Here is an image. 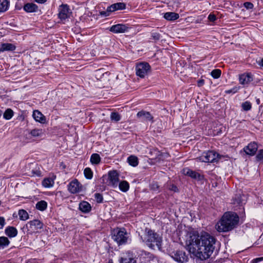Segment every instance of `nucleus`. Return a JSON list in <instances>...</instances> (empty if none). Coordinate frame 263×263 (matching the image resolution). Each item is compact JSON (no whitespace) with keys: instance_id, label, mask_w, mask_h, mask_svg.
Here are the masks:
<instances>
[{"instance_id":"obj_1","label":"nucleus","mask_w":263,"mask_h":263,"mask_svg":"<svg viewBox=\"0 0 263 263\" xmlns=\"http://www.w3.org/2000/svg\"><path fill=\"white\" fill-rule=\"evenodd\" d=\"M185 242L189 251L203 260L209 258L213 253L216 240L208 233L202 232L199 234L193 231L189 233Z\"/></svg>"},{"instance_id":"obj_2","label":"nucleus","mask_w":263,"mask_h":263,"mask_svg":"<svg viewBox=\"0 0 263 263\" xmlns=\"http://www.w3.org/2000/svg\"><path fill=\"white\" fill-rule=\"evenodd\" d=\"M239 217L233 212H227L216 224V229L218 232H228L233 229L237 224Z\"/></svg>"},{"instance_id":"obj_3","label":"nucleus","mask_w":263,"mask_h":263,"mask_svg":"<svg viewBox=\"0 0 263 263\" xmlns=\"http://www.w3.org/2000/svg\"><path fill=\"white\" fill-rule=\"evenodd\" d=\"M141 238L143 241H145L146 245L150 248L152 249L157 248L160 250L162 244V237L154 231L146 229L144 239H143L142 236H141Z\"/></svg>"},{"instance_id":"obj_4","label":"nucleus","mask_w":263,"mask_h":263,"mask_svg":"<svg viewBox=\"0 0 263 263\" xmlns=\"http://www.w3.org/2000/svg\"><path fill=\"white\" fill-rule=\"evenodd\" d=\"M129 235L125 229L117 228L113 231L112 238L119 245H122L127 242Z\"/></svg>"},{"instance_id":"obj_5","label":"nucleus","mask_w":263,"mask_h":263,"mask_svg":"<svg viewBox=\"0 0 263 263\" xmlns=\"http://www.w3.org/2000/svg\"><path fill=\"white\" fill-rule=\"evenodd\" d=\"M219 154L213 151L203 153L202 155L196 158L197 161L206 163L216 162L219 159Z\"/></svg>"},{"instance_id":"obj_6","label":"nucleus","mask_w":263,"mask_h":263,"mask_svg":"<svg viewBox=\"0 0 263 263\" xmlns=\"http://www.w3.org/2000/svg\"><path fill=\"white\" fill-rule=\"evenodd\" d=\"M150 69L151 66L148 63H140L136 67V74L140 78H144L150 71Z\"/></svg>"},{"instance_id":"obj_7","label":"nucleus","mask_w":263,"mask_h":263,"mask_svg":"<svg viewBox=\"0 0 263 263\" xmlns=\"http://www.w3.org/2000/svg\"><path fill=\"white\" fill-rule=\"evenodd\" d=\"M120 263H136L135 254L131 251H128L121 254L119 259Z\"/></svg>"},{"instance_id":"obj_8","label":"nucleus","mask_w":263,"mask_h":263,"mask_svg":"<svg viewBox=\"0 0 263 263\" xmlns=\"http://www.w3.org/2000/svg\"><path fill=\"white\" fill-rule=\"evenodd\" d=\"M71 12L69 8V6L66 4H62L59 8V17L61 20H65L69 18Z\"/></svg>"},{"instance_id":"obj_9","label":"nucleus","mask_w":263,"mask_h":263,"mask_svg":"<svg viewBox=\"0 0 263 263\" xmlns=\"http://www.w3.org/2000/svg\"><path fill=\"white\" fill-rule=\"evenodd\" d=\"M68 190L71 193L75 194L82 191V186L77 179H75L69 183Z\"/></svg>"},{"instance_id":"obj_10","label":"nucleus","mask_w":263,"mask_h":263,"mask_svg":"<svg viewBox=\"0 0 263 263\" xmlns=\"http://www.w3.org/2000/svg\"><path fill=\"white\" fill-rule=\"evenodd\" d=\"M26 227L29 228V230L35 232L42 229L43 227V223L37 219H34L28 222L26 224Z\"/></svg>"},{"instance_id":"obj_11","label":"nucleus","mask_w":263,"mask_h":263,"mask_svg":"<svg viewBox=\"0 0 263 263\" xmlns=\"http://www.w3.org/2000/svg\"><path fill=\"white\" fill-rule=\"evenodd\" d=\"M109 184L113 187H117L119 182V175L117 171H113L108 173Z\"/></svg>"},{"instance_id":"obj_12","label":"nucleus","mask_w":263,"mask_h":263,"mask_svg":"<svg viewBox=\"0 0 263 263\" xmlns=\"http://www.w3.org/2000/svg\"><path fill=\"white\" fill-rule=\"evenodd\" d=\"M129 28L125 25L118 24L112 26L109 30L115 33H121L128 31Z\"/></svg>"},{"instance_id":"obj_13","label":"nucleus","mask_w":263,"mask_h":263,"mask_svg":"<svg viewBox=\"0 0 263 263\" xmlns=\"http://www.w3.org/2000/svg\"><path fill=\"white\" fill-rule=\"evenodd\" d=\"M258 148L256 143L251 142L243 148V151L246 154L250 156H253L256 153Z\"/></svg>"},{"instance_id":"obj_14","label":"nucleus","mask_w":263,"mask_h":263,"mask_svg":"<svg viewBox=\"0 0 263 263\" xmlns=\"http://www.w3.org/2000/svg\"><path fill=\"white\" fill-rule=\"evenodd\" d=\"M171 256L175 261L183 262L185 259V254L182 251L177 250L171 253Z\"/></svg>"},{"instance_id":"obj_15","label":"nucleus","mask_w":263,"mask_h":263,"mask_svg":"<svg viewBox=\"0 0 263 263\" xmlns=\"http://www.w3.org/2000/svg\"><path fill=\"white\" fill-rule=\"evenodd\" d=\"M253 80V76L250 73H243L239 76L240 83L243 85L248 84Z\"/></svg>"},{"instance_id":"obj_16","label":"nucleus","mask_w":263,"mask_h":263,"mask_svg":"<svg viewBox=\"0 0 263 263\" xmlns=\"http://www.w3.org/2000/svg\"><path fill=\"white\" fill-rule=\"evenodd\" d=\"M137 116L138 118H141L143 121H152L153 117L149 112L145 111H139Z\"/></svg>"},{"instance_id":"obj_17","label":"nucleus","mask_w":263,"mask_h":263,"mask_svg":"<svg viewBox=\"0 0 263 263\" xmlns=\"http://www.w3.org/2000/svg\"><path fill=\"white\" fill-rule=\"evenodd\" d=\"M32 116L34 120L41 123H45L46 122L45 117L39 111L34 110L33 112Z\"/></svg>"},{"instance_id":"obj_18","label":"nucleus","mask_w":263,"mask_h":263,"mask_svg":"<svg viewBox=\"0 0 263 263\" xmlns=\"http://www.w3.org/2000/svg\"><path fill=\"white\" fill-rule=\"evenodd\" d=\"M126 5L124 3H117L114 4L108 7V10L115 11L118 10H123L125 9Z\"/></svg>"},{"instance_id":"obj_19","label":"nucleus","mask_w":263,"mask_h":263,"mask_svg":"<svg viewBox=\"0 0 263 263\" xmlns=\"http://www.w3.org/2000/svg\"><path fill=\"white\" fill-rule=\"evenodd\" d=\"M38 7L33 3H27L24 6V10L27 12H34L37 10Z\"/></svg>"},{"instance_id":"obj_20","label":"nucleus","mask_w":263,"mask_h":263,"mask_svg":"<svg viewBox=\"0 0 263 263\" xmlns=\"http://www.w3.org/2000/svg\"><path fill=\"white\" fill-rule=\"evenodd\" d=\"M79 209L84 213H88L91 210V206L88 202L83 201L79 204Z\"/></svg>"},{"instance_id":"obj_21","label":"nucleus","mask_w":263,"mask_h":263,"mask_svg":"<svg viewBox=\"0 0 263 263\" xmlns=\"http://www.w3.org/2000/svg\"><path fill=\"white\" fill-rule=\"evenodd\" d=\"M5 233L9 237H14L16 236L17 231L13 227H8L5 230Z\"/></svg>"},{"instance_id":"obj_22","label":"nucleus","mask_w":263,"mask_h":263,"mask_svg":"<svg viewBox=\"0 0 263 263\" xmlns=\"http://www.w3.org/2000/svg\"><path fill=\"white\" fill-rule=\"evenodd\" d=\"M179 15L175 12H166L164 15V17L168 21H175L178 19Z\"/></svg>"},{"instance_id":"obj_23","label":"nucleus","mask_w":263,"mask_h":263,"mask_svg":"<svg viewBox=\"0 0 263 263\" xmlns=\"http://www.w3.org/2000/svg\"><path fill=\"white\" fill-rule=\"evenodd\" d=\"M15 46L11 43H3L1 46V51H13L15 49Z\"/></svg>"},{"instance_id":"obj_24","label":"nucleus","mask_w":263,"mask_h":263,"mask_svg":"<svg viewBox=\"0 0 263 263\" xmlns=\"http://www.w3.org/2000/svg\"><path fill=\"white\" fill-rule=\"evenodd\" d=\"M183 173L184 175L190 176L191 177H192L193 178H197L199 176V174L197 173H196L194 171H193L192 170H191L188 168L183 169Z\"/></svg>"},{"instance_id":"obj_25","label":"nucleus","mask_w":263,"mask_h":263,"mask_svg":"<svg viewBox=\"0 0 263 263\" xmlns=\"http://www.w3.org/2000/svg\"><path fill=\"white\" fill-rule=\"evenodd\" d=\"M90 161L92 164H98L100 162L101 158L98 154H92L90 157Z\"/></svg>"},{"instance_id":"obj_26","label":"nucleus","mask_w":263,"mask_h":263,"mask_svg":"<svg viewBox=\"0 0 263 263\" xmlns=\"http://www.w3.org/2000/svg\"><path fill=\"white\" fill-rule=\"evenodd\" d=\"M119 187L121 191L126 192L128 190L129 185L126 181H122L119 183Z\"/></svg>"},{"instance_id":"obj_27","label":"nucleus","mask_w":263,"mask_h":263,"mask_svg":"<svg viewBox=\"0 0 263 263\" xmlns=\"http://www.w3.org/2000/svg\"><path fill=\"white\" fill-rule=\"evenodd\" d=\"M10 243V241L7 237L2 236L0 237V249H4L7 247Z\"/></svg>"},{"instance_id":"obj_28","label":"nucleus","mask_w":263,"mask_h":263,"mask_svg":"<svg viewBox=\"0 0 263 263\" xmlns=\"http://www.w3.org/2000/svg\"><path fill=\"white\" fill-rule=\"evenodd\" d=\"M9 7V2L7 0H0V12L6 11Z\"/></svg>"},{"instance_id":"obj_29","label":"nucleus","mask_w":263,"mask_h":263,"mask_svg":"<svg viewBox=\"0 0 263 263\" xmlns=\"http://www.w3.org/2000/svg\"><path fill=\"white\" fill-rule=\"evenodd\" d=\"M47 206V202L44 200H41L39 202H37L36 204V208L40 211H44L46 209Z\"/></svg>"},{"instance_id":"obj_30","label":"nucleus","mask_w":263,"mask_h":263,"mask_svg":"<svg viewBox=\"0 0 263 263\" xmlns=\"http://www.w3.org/2000/svg\"><path fill=\"white\" fill-rule=\"evenodd\" d=\"M30 134L33 137H41L43 134L42 129H34L30 132Z\"/></svg>"},{"instance_id":"obj_31","label":"nucleus","mask_w":263,"mask_h":263,"mask_svg":"<svg viewBox=\"0 0 263 263\" xmlns=\"http://www.w3.org/2000/svg\"><path fill=\"white\" fill-rule=\"evenodd\" d=\"M18 214L19 215L20 219L22 220H26L29 218L28 213L23 209L20 210L18 211Z\"/></svg>"},{"instance_id":"obj_32","label":"nucleus","mask_w":263,"mask_h":263,"mask_svg":"<svg viewBox=\"0 0 263 263\" xmlns=\"http://www.w3.org/2000/svg\"><path fill=\"white\" fill-rule=\"evenodd\" d=\"M128 162L133 166H136L138 164V158L135 156H130L128 158Z\"/></svg>"},{"instance_id":"obj_33","label":"nucleus","mask_w":263,"mask_h":263,"mask_svg":"<svg viewBox=\"0 0 263 263\" xmlns=\"http://www.w3.org/2000/svg\"><path fill=\"white\" fill-rule=\"evenodd\" d=\"M54 181L51 178H45L42 182V185L45 187H50L53 186Z\"/></svg>"},{"instance_id":"obj_34","label":"nucleus","mask_w":263,"mask_h":263,"mask_svg":"<svg viewBox=\"0 0 263 263\" xmlns=\"http://www.w3.org/2000/svg\"><path fill=\"white\" fill-rule=\"evenodd\" d=\"M13 116V111L11 109H7L4 113V118L7 120L10 119Z\"/></svg>"},{"instance_id":"obj_35","label":"nucleus","mask_w":263,"mask_h":263,"mask_svg":"<svg viewBox=\"0 0 263 263\" xmlns=\"http://www.w3.org/2000/svg\"><path fill=\"white\" fill-rule=\"evenodd\" d=\"M110 119L111 121L118 122L120 120L121 116L118 112H112L110 115Z\"/></svg>"},{"instance_id":"obj_36","label":"nucleus","mask_w":263,"mask_h":263,"mask_svg":"<svg viewBox=\"0 0 263 263\" xmlns=\"http://www.w3.org/2000/svg\"><path fill=\"white\" fill-rule=\"evenodd\" d=\"M85 177L88 179H91L92 177V172L89 167H86L84 171Z\"/></svg>"},{"instance_id":"obj_37","label":"nucleus","mask_w":263,"mask_h":263,"mask_svg":"<svg viewBox=\"0 0 263 263\" xmlns=\"http://www.w3.org/2000/svg\"><path fill=\"white\" fill-rule=\"evenodd\" d=\"M241 107L244 110L248 111L251 109L252 105L250 102L246 101L242 103Z\"/></svg>"},{"instance_id":"obj_38","label":"nucleus","mask_w":263,"mask_h":263,"mask_svg":"<svg viewBox=\"0 0 263 263\" xmlns=\"http://www.w3.org/2000/svg\"><path fill=\"white\" fill-rule=\"evenodd\" d=\"M221 75V70L218 69H214L211 72V76L215 79H217Z\"/></svg>"},{"instance_id":"obj_39","label":"nucleus","mask_w":263,"mask_h":263,"mask_svg":"<svg viewBox=\"0 0 263 263\" xmlns=\"http://www.w3.org/2000/svg\"><path fill=\"white\" fill-rule=\"evenodd\" d=\"M95 198L98 203H101L103 201V196L100 193H96L95 194Z\"/></svg>"},{"instance_id":"obj_40","label":"nucleus","mask_w":263,"mask_h":263,"mask_svg":"<svg viewBox=\"0 0 263 263\" xmlns=\"http://www.w3.org/2000/svg\"><path fill=\"white\" fill-rule=\"evenodd\" d=\"M256 158L257 161L263 162V149H261L258 152Z\"/></svg>"},{"instance_id":"obj_41","label":"nucleus","mask_w":263,"mask_h":263,"mask_svg":"<svg viewBox=\"0 0 263 263\" xmlns=\"http://www.w3.org/2000/svg\"><path fill=\"white\" fill-rule=\"evenodd\" d=\"M243 6L248 10L252 9L254 7L253 4L251 2H246L243 4Z\"/></svg>"},{"instance_id":"obj_42","label":"nucleus","mask_w":263,"mask_h":263,"mask_svg":"<svg viewBox=\"0 0 263 263\" xmlns=\"http://www.w3.org/2000/svg\"><path fill=\"white\" fill-rule=\"evenodd\" d=\"M152 37L153 40L155 41H158L160 39V35L159 33L157 32H152Z\"/></svg>"},{"instance_id":"obj_43","label":"nucleus","mask_w":263,"mask_h":263,"mask_svg":"<svg viewBox=\"0 0 263 263\" xmlns=\"http://www.w3.org/2000/svg\"><path fill=\"white\" fill-rule=\"evenodd\" d=\"M239 90V87H235L233 88L232 89H229L226 91V93H235Z\"/></svg>"},{"instance_id":"obj_44","label":"nucleus","mask_w":263,"mask_h":263,"mask_svg":"<svg viewBox=\"0 0 263 263\" xmlns=\"http://www.w3.org/2000/svg\"><path fill=\"white\" fill-rule=\"evenodd\" d=\"M151 189L153 191H157L159 185L157 182H153L150 185Z\"/></svg>"},{"instance_id":"obj_45","label":"nucleus","mask_w":263,"mask_h":263,"mask_svg":"<svg viewBox=\"0 0 263 263\" xmlns=\"http://www.w3.org/2000/svg\"><path fill=\"white\" fill-rule=\"evenodd\" d=\"M111 12L112 11H110L108 10V7L106 11H101L100 12V14L101 16H109L110 12Z\"/></svg>"},{"instance_id":"obj_46","label":"nucleus","mask_w":263,"mask_h":263,"mask_svg":"<svg viewBox=\"0 0 263 263\" xmlns=\"http://www.w3.org/2000/svg\"><path fill=\"white\" fill-rule=\"evenodd\" d=\"M5 224V219L3 217H0V229L3 228Z\"/></svg>"},{"instance_id":"obj_47","label":"nucleus","mask_w":263,"mask_h":263,"mask_svg":"<svg viewBox=\"0 0 263 263\" xmlns=\"http://www.w3.org/2000/svg\"><path fill=\"white\" fill-rule=\"evenodd\" d=\"M169 190H171V191H173L175 192H178V188L177 187L174 185V184H171L170 186H169Z\"/></svg>"},{"instance_id":"obj_48","label":"nucleus","mask_w":263,"mask_h":263,"mask_svg":"<svg viewBox=\"0 0 263 263\" xmlns=\"http://www.w3.org/2000/svg\"><path fill=\"white\" fill-rule=\"evenodd\" d=\"M208 18L209 20L211 21V22H214L215 20H216V16L214 15V14H210L209 16H208Z\"/></svg>"},{"instance_id":"obj_49","label":"nucleus","mask_w":263,"mask_h":263,"mask_svg":"<svg viewBox=\"0 0 263 263\" xmlns=\"http://www.w3.org/2000/svg\"><path fill=\"white\" fill-rule=\"evenodd\" d=\"M37 3L43 4L47 1V0H34Z\"/></svg>"},{"instance_id":"obj_50","label":"nucleus","mask_w":263,"mask_h":263,"mask_svg":"<svg viewBox=\"0 0 263 263\" xmlns=\"http://www.w3.org/2000/svg\"><path fill=\"white\" fill-rule=\"evenodd\" d=\"M203 83H204V80H200L198 81V86H201L203 84Z\"/></svg>"},{"instance_id":"obj_51","label":"nucleus","mask_w":263,"mask_h":263,"mask_svg":"<svg viewBox=\"0 0 263 263\" xmlns=\"http://www.w3.org/2000/svg\"><path fill=\"white\" fill-rule=\"evenodd\" d=\"M32 173L33 175H35L36 176H40L41 175V172L40 171L35 172L34 171H32Z\"/></svg>"},{"instance_id":"obj_52","label":"nucleus","mask_w":263,"mask_h":263,"mask_svg":"<svg viewBox=\"0 0 263 263\" xmlns=\"http://www.w3.org/2000/svg\"><path fill=\"white\" fill-rule=\"evenodd\" d=\"M258 64L260 66L263 67V59H262L260 61L258 62Z\"/></svg>"},{"instance_id":"obj_53","label":"nucleus","mask_w":263,"mask_h":263,"mask_svg":"<svg viewBox=\"0 0 263 263\" xmlns=\"http://www.w3.org/2000/svg\"><path fill=\"white\" fill-rule=\"evenodd\" d=\"M256 102H257V103L258 104H259V103H260V101H259V99H257V100H256Z\"/></svg>"},{"instance_id":"obj_54","label":"nucleus","mask_w":263,"mask_h":263,"mask_svg":"<svg viewBox=\"0 0 263 263\" xmlns=\"http://www.w3.org/2000/svg\"><path fill=\"white\" fill-rule=\"evenodd\" d=\"M2 111L0 110V117L2 115Z\"/></svg>"},{"instance_id":"obj_55","label":"nucleus","mask_w":263,"mask_h":263,"mask_svg":"<svg viewBox=\"0 0 263 263\" xmlns=\"http://www.w3.org/2000/svg\"><path fill=\"white\" fill-rule=\"evenodd\" d=\"M109 263H113L112 261H109Z\"/></svg>"},{"instance_id":"obj_56","label":"nucleus","mask_w":263,"mask_h":263,"mask_svg":"<svg viewBox=\"0 0 263 263\" xmlns=\"http://www.w3.org/2000/svg\"><path fill=\"white\" fill-rule=\"evenodd\" d=\"M2 52V51H1V49L0 48V52Z\"/></svg>"},{"instance_id":"obj_57","label":"nucleus","mask_w":263,"mask_h":263,"mask_svg":"<svg viewBox=\"0 0 263 263\" xmlns=\"http://www.w3.org/2000/svg\"><path fill=\"white\" fill-rule=\"evenodd\" d=\"M1 204V201H0V205Z\"/></svg>"}]
</instances>
